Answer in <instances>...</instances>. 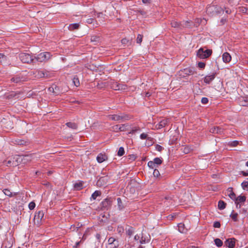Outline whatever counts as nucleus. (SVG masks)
Masks as SVG:
<instances>
[{
	"instance_id": "nucleus-9",
	"label": "nucleus",
	"mask_w": 248,
	"mask_h": 248,
	"mask_svg": "<svg viewBox=\"0 0 248 248\" xmlns=\"http://www.w3.org/2000/svg\"><path fill=\"white\" fill-rule=\"evenodd\" d=\"M119 246L118 241L113 237H110L108 240L107 248H116Z\"/></svg>"
},
{
	"instance_id": "nucleus-2",
	"label": "nucleus",
	"mask_w": 248,
	"mask_h": 248,
	"mask_svg": "<svg viewBox=\"0 0 248 248\" xmlns=\"http://www.w3.org/2000/svg\"><path fill=\"white\" fill-rule=\"evenodd\" d=\"M223 12V8L218 5H209L206 8L207 14L212 16L215 15L220 14Z\"/></svg>"
},
{
	"instance_id": "nucleus-25",
	"label": "nucleus",
	"mask_w": 248,
	"mask_h": 248,
	"mask_svg": "<svg viewBox=\"0 0 248 248\" xmlns=\"http://www.w3.org/2000/svg\"><path fill=\"white\" fill-rule=\"evenodd\" d=\"M172 27L182 29V23L178 22L176 20H172L170 22Z\"/></svg>"
},
{
	"instance_id": "nucleus-5",
	"label": "nucleus",
	"mask_w": 248,
	"mask_h": 248,
	"mask_svg": "<svg viewBox=\"0 0 248 248\" xmlns=\"http://www.w3.org/2000/svg\"><path fill=\"white\" fill-rule=\"evenodd\" d=\"M20 162V157L18 155H15L5 161V164L7 166H16Z\"/></svg>"
},
{
	"instance_id": "nucleus-4",
	"label": "nucleus",
	"mask_w": 248,
	"mask_h": 248,
	"mask_svg": "<svg viewBox=\"0 0 248 248\" xmlns=\"http://www.w3.org/2000/svg\"><path fill=\"white\" fill-rule=\"evenodd\" d=\"M19 58L23 63H34V59L32 56L26 53H21L19 55Z\"/></svg>"
},
{
	"instance_id": "nucleus-64",
	"label": "nucleus",
	"mask_w": 248,
	"mask_h": 248,
	"mask_svg": "<svg viewBox=\"0 0 248 248\" xmlns=\"http://www.w3.org/2000/svg\"><path fill=\"white\" fill-rule=\"evenodd\" d=\"M227 21L226 19L225 18H222L220 20V23L223 25Z\"/></svg>"
},
{
	"instance_id": "nucleus-50",
	"label": "nucleus",
	"mask_w": 248,
	"mask_h": 248,
	"mask_svg": "<svg viewBox=\"0 0 248 248\" xmlns=\"http://www.w3.org/2000/svg\"><path fill=\"white\" fill-rule=\"evenodd\" d=\"M189 22L188 21H184L182 23V29L184 28H187L190 26L189 25Z\"/></svg>"
},
{
	"instance_id": "nucleus-30",
	"label": "nucleus",
	"mask_w": 248,
	"mask_h": 248,
	"mask_svg": "<svg viewBox=\"0 0 248 248\" xmlns=\"http://www.w3.org/2000/svg\"><path fill=\"white\" fill-rule=\"evenodd\" d=\"M117 201L118 209L120 210H123L124 208V205L122 202L121 199L120 198H118L117 199Z\"/></svg>"
},
{
	"instance_id": "nucleus-24",
	"label": "nucleus",
	"mask_w": 248,
	"mask_h": 248,
	"mask_svg": "<svg viewBox=\"0 0 248 248\" xmlns=\"http://www.w3.org/2000/svg\"><path fill=\"white\" fill-rule=\"evenodd\" d=\"M80 25L79 23L70 24L68 27V29L70 31L78 30L79 28Z\"/></svg>"
},
{
	"instance_id": "nucleus-28",
	"label": "nucleus",
	"mask_w": 248,
	"mask_h": 248,
	"mask_svg": "<svg viewBox=\"0 0 248 248\" xmlns=\"http://www.w3.org/2000/svg\"><path fill=\"white\" fill-rule=\"evenodd\" d=\"M228 192L229 193L228 196H229V197L231 199H232V200L234 201V200L235 199V198H236V196H235V193L233 192L232 188V187H229L228 189Z\"/></svg>"
},
{
	"instance_id": "nucleus-45",
	"label": "nucleus",
	"mask_w": 248,
	"mask_h": 248,
	"mask_svg": "<svg viewBox=\"0 0 248 248\" xmlns=\"http://www.w3.org/2000/svg\"><path fill=\"white\" fill-rule=\"evenodd\" d=\"M143 38V35L140 34H139L137 38V43L138 44H140L142 42Z\"/></svg>"
},
{
	"instance_id": "nucleus-19",
	"label": "nucleus",
	"mask_w": 248,
	"mask_h": 248,
	"mask_svg": "<svg viewBox=\"0 0 248 248\" xmlns=\"http://www.w3.org/2000/svg\"><path fill=\"white\" fill-rule=\"evenodd\" d=\"M11 80L16 83L21 82L24 81V78L20 75H16L11 79Z\"/></svg>"
},
{
	"instance_id": "nucleus-3",
	"label": "nucleus",
	"mask_w": 248,
	"mask_h": 248,
	"mask_svg": "<svg viewBox=\"0 0 248 248\" xmlns=\"http://www.w3.org/2000/svg\"><path fill=\"white\" fill-rule=\"evenodd\" d=\"M212 54V49H204L202 47L200 48L197 51V55L200 59H206L209 57Z\"/></svg>"
},
{
	"instance_id": "nucleus-21",
	"label": "nucleus",
	"mask_w": 248,
	"mask_h": 248,
	"mask_svg": "<svg viewBox=\"0 0 248 248\" xmlns=\"http://www.w3.org/2000/svg\"><path fill=\"white\" fill-rule=\"evenodd\" d=\"M169 120L168 119H165L162 120H161L159 123L156 125L157 126V128L161 129L164 127H165L166 125H167L169 122Z\"/></svg>"
},
{
	"instance_id": "nucleus-56",
	"label": "nucleus",
	"mask_w": 248,
	"mask_h": 248,
	"mask_svg": "<svg viewBox=\"0 0 248 248\" xmlns=\"http://www.w3.org/2000/svg\"><path fill=\"white\" fill-rule=\"evenodd\" d=\"M155 149L157 151L161 152L163 149V147L159 144H156L155 145Z\"/></svg>"
},
{
	"instance_id": "nucleus-12",
	"label": "nucleus",
	"mask_w": 248,
	"mask_h": 248,
	"mask_svg": "<svg viewBox=\"0 0 248 248\" xmlns=\"http://www.w3.org/2000/svg\"><path fill=\"white\" fill-rule=\"evenodd\" d=\"M216 75V72H213L211 74L206 76L203 79L204 82L209 84L215 79Z\"/></svg>"
},
{
	"instance_id": "nucleus-47",
	"label": "nucleus",
	"mask_w": 248,
	"mask_h": 248,
	"mask_svg": "<svg viewBox=\"0 0 248 248\" xmlns=\"http://www.w3.org/2000/svg\"><path fill=\"white\" fill-rule=\"evenodd\" d=\"M140 130V129L138 127H134L132 128L130 131L129 132V134H134L136 132Z\"/></svg>"
},
{
	"instance_id": "nucleus-10",
	"label": "nucleus",
	"mask_w": 248,
	"mask_h": 248,
	"mask_svg": "<svg viewBox=\"0 0 248 248\" xmlns=\"http://www.w3.org/2000/svg\"><path fill=\"white\" fill-rule=\"evenodd\" d=\"M130 128V126L128 124H122L121 125H114L112 128L113 130L115 131H125L126 130H129Z\"/></svg>"
},
{
	"instance_id": "nucleus-18",
	"label": "nucleus",
	"mask_w": 248,
	"mask_h": 248,
	"mask_svg": "<svg viewBox=\"0 0 248 248\" xmlns=\"http://www.w3.org/2000/svg\"><path fill=\"white\" fill-rule=\"evenodd\" d=\"M239 103L241 106L248 107V96H241L239 98Z\"/></svg>"
},
{
	"instance_id": "nucleus-15",
	"label": "nucleus",
	"mask_w": 248,
	"mask_h": 248,
	"mask_svg": "<svg viewBox=\"0 0 248 248\" xmlns=\"http://www.w3.org/2000/svg\"><path fill=\"white\" fill-rule=\"evenodd\" d=\"M209 131L214 134H221L223 133L224 129L219 126H214L210 129Z\"/></svg>"
},
{
	"instance_id": "nucleus-35",
	"label": "nucleus",
	"mask_w": 248,
	"mask_h": 248,
	"mask_svg": "<svg viewBox=\"0 0 248 248\" xmlns=\"http://www.w3.org/2000/svg\"><path fill=\"white\" fill-rule=\"evenodd\" d=\"M44 75L45 78H49L54 76V73L53 72H50L47 70H44Z\"/></svg>"
},
{
	"instance_id": "nucleus-7",
	"label": "nucleus",
	"mask_w": 248,
	"mask_h": 248,
	"mask_svg": "<svg viewBox=\"0 0 248 248\" xmlns=\"http://www.w3.org/2000/svg\"><path fill=\"white\" fill-rule=\"evenodd\" d=\"M49 53L48 52L41 53L36 57H34V62H43L49 58Z\"/></svg>"
},
{
	"instance_id": "nucleus-22",
	"label": "nucleus",
	"mask_w": 248,
	"mask_h": 248,
	"mask_svg": "<svg viewBox=\"0 0 248 248\" xmlns=\"http://www.w3.org/2000/svg\"><path fill=\"white\" fill-rule=\"evenodd\" d=\"M234 201L235 203L236 204L237 206L239 202H245L246 201V197L245 196L240 195L238 196L237 198H235Z\"/></svg>"
},
{
	"instance_id": "nucleus-54",
	"label": "nucleus",
	"mask_w": 248,
	"mask_h": 248,
	"mask_svg": "<svg viewBox=\"0 0 248 248\" xmlns=\"http://www.w3.org/2000/svg\"><path fill=\"white\" fill-rule=\"evenodd\" d=\"M201 102L203 104H206L208 102V99L207 97H202L201 100Z\"/></svg>"
},
{
	"instance_id": "nucleus-61",
	"label": "nucleus",
	"mask_w": 248,
	"mask_h": 248,
	"mask_svg": "<svg viewBox=\"0 0 248 248\" xmlns=\"http://www.w3.org/2000/svg\"><path fill=\"white\" fill-rule=\"evenodd\" d=\"M48 90L49 91V92H52V93H53V94H54L53 85L48 88Z\"/></svg>"
},
{
	"instance_id": "nucleus-43",
	"label": "nucleus",
	"mask_w": 248,
	"mask_h": 248,
	"mask_svg": "<svg viewBox=\"0 0 248 248\" xmlns=\"http://www.w3.org/2000/svg\"><path fill=\"white\" fill-rule=\"evenodd\" d=\"M241 186L243 189L248 190V182L244 181L242 183Z\"/></svg>"
},
{
	"instance_id": "nucleus-40",
	"label": "nucleus",
	"mask_w": 248,
	"mask_h": 248,
	"mask_svg": "<svg viewBox=\"0 0 248 248\" xmlns=\"http://www.w3.org/2000/svg\"><path fill=\"white\" fill-rule=\"evenodd\" d=\"M73 82L74 84L76 86L78 87L80 85L79 80L77 76H75L73 78Z\"/></svg>"
},
{
	"instance_id": "nucleus-36",
	"label": "nucleus",
	"mask_w": 248,
	"mask_h": 248,
	"mask_svg": "<svg viewBox=\"0 0 248 248\" xmlns=\"http://www.w3.org/2000/svg\"><path fill=\"white\" fill-rule=\"evenodd\" d=\"M153 161L155 165H159L162 164L163 160L161 158L155 157Z\"/></svg>"
},
{
	"instance_id": "nucleus-42",
	"label": "nucleus",
	"mask_w": 248,
	"mask_h": 248,
	"mask_svg": "<svg viewBox=\"0 0 248 248\" xmlns=\"http://www.w3.org/2000/svg\"><path fill=\"white\" fill-rule=\"evenodd\" d=\"M124 153L125 151L124 148L123 147H121L119 149V150L117 153V155L119 156H121L124 154Z\"/></svg>"
},
{
	"instance_id": "nucleus-46",
	"label": "nucleus",
	"mask_w": 248,
	"mask_h": 248,
	"mask_svg": "<svg viewBox=\"0 0 248 248\" xmlns=\"http://www.w3.org/2000/svg\"><path fill=\"white\" fill-rule=\"evenodd\" d=\"M148 166L151 168V169H154L156 167V165L153 162V161H150L148 162Z\"/></svg>"
},
{
	"instance_id": "nucleus-39",
	"label": "nucleus",
	"mask_w": 248,
	"mask_h": 248,
	"mask_svg": "<svg viewBox=\"0 0 248 248\" xmlns=\"http://www.w3.org/2000/svg\"><path fill=\"white\" fill-rule=\"evenodd\" d=\"M96 16L97 18L100 19V20H101L102 21H104L105 17V15H104L102 12L97 13Z\"/></svg>"
},
{
	"instance_id": "nucleus-16",
	"label": "nucleus",
	"mask_w": 248,
	"mask_h": 248,
	"mask_svg": "<svg viewBox=\"0 0 248 248\" xmlns=\"http://www.w3.org/2000/svg\"><path fill=\"white\" fill-rule=\"evenodd\" d=\"M108 159L107 155L105 154L100 153L96 157L97 162L101 163Z\"/></svg>"
},
{
	"instance_id": "nucleus-13",
	"label": "nucleus",
	"mask_w": 248,
	"mask_h": 248,
	"mask_svg": "<svg viewBox=\"0 0 248 248\" xmlns=\"http://www.w3.org/2000/svg\"><path fill=\"white\" fill-rule=\"evenodd\" d=\"M138 185L135 180H131L130 181V184H129L126 188L129 189L131 193L134 194L136 192V188L135 186Z\"/></svg>"
},
{
	"instance_id": "nucleus-48",
	"label": "nucleus",
	"mask_w": 248,
	"mask_h": 248,
	"mask_svg": "<svg viewBox=\"0 0 248 248\" xmlns=\"http://www.w3.org/2000/svg\"><path fill=\"white\" fill-rule=\"evenodd\" d=\"M229 144L232 147H235L239 144V141L237 140H234L229 142Z\"/></svg>"
},
{
	"instance_id": "nucleus-34",
	"label": "nucleus",
	"mask_w": 248,
	"mask_h": 248,
	"mask_svg": "<svg viewBox=\"0 0 248 248\" xmlns=\"http://www.w3.org/2000/svg\"><path fill=\"white\" fill-rule=\"evenodd\" d=\"M53 87L54 90V95H58L62 93V91L60 90V88L59 86H57L56 85H53Z\"/></svg>"
},
{
	"instance_id": "nucleus-27",
	"label": "nucleus",
	"mask_w": 248,
	"mask_h": 248,
	"mask_svg": "<svg viewBox=\"0 0 248 248\" xmlns=\"http://www.w3.org/2000/svg\"><path fill=\"white\" fill-rule=\"evenodd\" d=\"M82 182H79L74 184V188L76 190H80L83 187Z\"/></svg>"
},
{
	"instance_id": "nucleus-63",
	"label": "nucleus",
	"mask_w": 248,
	"mask_h": 248,
	"mask_svg": "<svg viewBox=\"0 0 248 248\" xmlns=\"http://www.w3.org/2000/svg\"><path fill=\"white\" fill-rule=\"evenodd\" d=\"M142 1L143 3L147 4L151 2V0H142Z\"/></svg>"
},
{
	"instance_id": "nucleus-44",
	"label": "nucleus",
	"mask_w": 248,
	"mask_h": 248,
	"mask_svg": "<svg viewBox=\"0 0 248 248\" xmlns=\"http://www.w3.org/2000/svg\"><path fill=\"white\" fill-rule=\"evenodd\" d=\"M16 143L20 145H26V143L28 142L24 140H16Z\"/></svg>"
},
{
	"instance_id": "nucleus-17",
	"label": "nucleus",
	"mask_w": 248,
	"mask_h": 248,
	"mask_svg": "<svg viewBox=\"0 0 248 248\" xmlns=\"http://www.w3.org/2000/svg\"><path fill=\"white\" fill-rule=\"evenodd\" d=\"M182 72L184 73V75H182V74H181V75H182V76L185 77V75H193L195 73V71H194V69L193 68L189 67V68L184 69V70L182 71Z\"/></svg>"
},
{
	"instance_id": "nucleus-55",
	"label": "nucleus",
	"mask_w": 248,
	"mask_h": 248,
	"mask_svg": "<svg viewBox=\"0 0 248 248\" xmlns=\"http://www.w3.org/2000/svg\"><path fill=\"white\" fill-rule=\"evenodd\" d=\"M220 223L219 221H215L214 222L213 227L215 228H220Z\"/></svg>"
},
{
	"instance_id": "nucleus-29",
	"label": "nucleus",
	"mask_w": 248,
	"mask_h": 248,
	"mask_svg": "<svg viewBox=\"0 0 248 248\" xmlns=\"http://www.w3.org/2000/svg\"><path fill=\"white\" fill-rule=\"evenodd\" d=\"M125 231L126 234L129 236H131L133 234L134 229L131 226H128V227L126 228Z\"/></svg>"
},
{
	"instance_id": "nucleus-1",
	"label": "nucleus",
	"mask_w": 248,
	"mask_h": 248,
	"mask_svg": "<svg viewBox=\"0 0 248 248\" xmlns=\"http://www.w3.org/2000/svg\"><path fill=\"white\" fill-rule=\"evenodd\" d=\"M108 118L112 121H117L119 123L124 122L129 120L131 117L125 113L119 112L117 114L109 115Z\"/></svg>"
},
{
	"instance_id": "nucleus-52",
	"label": "nucleus",
	"mask_w": 248,
	"mask_h": 248,
	"mask_svg": "<svg viewBox=\"0 0 248 248\" xmlns=\"http://www.w3.org/2000/svg\"><path fill=\"white\" fill-rule=\"evenodd\" d=\"M198 66L201 69H204L205 66V63L203 62H199L198 63Z\"/></svg>"
},
{
	"instance_id": "nucleus-59",
	"label": "nucleus",
	"mask_w": 248,
	"mask_h": 248,
	"mask_svg": "<svg viewBox=\"0 0 248 248\" xmlns=\"http://www.w3.org/2000/svg\"><path fill=\"white\" fill-rule=\"evenodd\" d=\"M129 158L130 159H132L133 160H135L136 158V156L135 155H129Z\"/></svg>"
},
{
	"instance_id": "nucleus-8",
	"label": "nucleus",
	"mask_w": 248,
	"mask_h": 248,
	"mask_svg": "<svg viewBox=\"0 0 248 248\" xmlns=\"http://www.w3.org/2000/svg\"><path fill=\"white\" fill-rule=\"evenodd\" d=\"M111 88L114 90L124 91L127 89V85L117 82H113L111 84Z\"/></svg>"
},
{
	"instance_id": "nucleus-26",
	"label": "nucleus",
	"mask_w": 248,
	"mask_h": 248,
	"mask_svg": "<svg viewBox=\"0 0 248 248\" xmlns=\"http://www.w3.org/2000/svg\"><path fill=\"white\" fill-rule=\"evenodd\" d=\"M34 74L35 75V77L38 78H45L44 70H36Z\"/></svg>"
},
{
	"instance_id": "nucleus-6",
	"label": "nucleus",
	"mask_w": 248,
	"mask_h": 248,
	"mask_svg": "<svg viewBox=\"0 0 248 248\" xmlns=\"http://www.w3.org/2000/svg\"><path fill=\"white\" fill-rule=\"evenodd\" d=\"M44 213L43 211H36L34 217V223L37 226L42 223V220L44 217Z\"/></svg>"
},
{
	"instance_id": "nucleus-37",
	"label": "nucleus",
	"mask_w": 248,
	"mask_h": 248,
	"mask_svg": "<svg viewBox=\"0 0 248 248\" xmlns=\"http://www.w3.org/2000/svg\"><path fill=\"white\" fill-rule=\"evenodd\" d=\"M215 244L217 247H221L223 245V242L219 238L214 240Z\"/></svg>"
},
{
	"instance_id": "nucleus-60",
	"label": "nucleus",
	"mask_w": 248,
	"mask_h": 248,
	"mask_svg": "<svg viewBox=\"0 0 248 248\" xmlns=\"http://www.w3.org/2000/svg\"><path fill=\"white\" fill-rule=\"evenodd\" d=\"M93 18H89L86 20V22L88 24H92L93 22Z\"/></svg>"
},
{
	"instance_id": "nucleus-33",
	"label": "nucleus",
	"mask_w": 248,
	"mask_h": 248,
	"mask_svg": "<svg viewBox=\"0 0 248 248\" xmlns=\"http://www.w3.org/2000/svg\"><path fill=\"white\" fill-rule=\"evenodd\" d=\"M226 203L223 201L220 200L218 202V208L220 210H223L225 208Z\"/></svg>"
},
{
	"instance_id": "nucleus-51",
	"label": "nucleus",
	"mask_w": 248,
	"mask_h": 248,
	"mask_svg": "<svg viewBox=\"0 0 248 248\" xmlns=\"http://www.w3.org/2000/svg\"><path fill=\"white\" fill-rule=\"evenodd\" d=\"M184 224H182V223H180L178 225V230H179V231L181 232H184Z\"/></svg>"
},
{
	"instance_id": "nucleus-62",
	"label": "nucleus",
	"mask_w": 248,
	"mask_h": 248,
	"mask_svg": "<svg viewBox=\"0 0 248 248\" xmlns=\"http://www.w3.org/2000/svg\"><path fill=\"white\" fill-rule=\"evenodd\" d=\"M95 237L99 241H100V239L101 238V235L99 233H96L95 235Z\"/></svg>"
},
{
	"instance_id": "nucleus-38",
	"label": "nucleus",
	"mask_w": 248,
	"mask_h": 248,
	"mask_svg": "<svg viewBox=\"0 0 248 248\" xmlns=\"http://www.w3.org/2000/svg\"><path fill=\"white\" fill-rule=\"evenodd\" d=\"M101 194V192L100 191H95L92 195L91 198L93 200H95L98 196H100Z\"/></svg>"
},
{
	"instance_id": "nucleus-20",
	"label": "nucleus",
	"mask_w": 248,
	"mask_h": 248,
	"mask_svg": "<svg viewBox=\"0 0 248 248\" xmlns=\"http://www.w3.org/2000/svg\"><path fill=\"white\" fill-rule=\"evenodd\" d=\"M101 41V37L98 35H93L91 36V42L94 45H97Z\"/></svg>"
},
{
	"instance_id": "nucleus-14",
	"label": "nucleus",
	"mask_w": 248,
	"mask_h": 248,
	"mask_svg": "<svg viewBox=\"0 0 248 248\" xmlns=\"http://www.w3.org/2000/svg\"><path fill=\"white\" fill-rule=\"evenodd\" d=\"M236 239L234 238H229L225 241V246L229 248H234Z\"/></svg>"
},
{
	"instance_id": "nucleus-53",
	"label": "nucleus",
	"mask_w": 248,
	"mask_h": 248,
	"mask_svg": "<svg viewBox=\"0 0 248 248\" xmlns=\"http://www.w3.org/2000/svg\"><path fill=\"white\" fill-rule=\"evenodd\" d=\"M153 175L155 177H158L160 175V173L158 170L155 169L153 172Z\"/></svg>"
},
{
	"instance_id": "nucleus-31",
	"label": "nucleus",
	"mask_w": 248,
	"mask_h": 248,
	"mask_svg": "<svg viewBox=\"0 0 248 248\" xmlns=\"http://www.w3.org/2000/svg\"><path fill=\"white\" fill-rule=\"evenodd\" d=\"M65 124L67 126L73 129H77L78 128L77 124L75 123L68 122Z\"/></svg>"
},
{
	"instance_id": "nucleus-57",
	"label": "nucleus",
	"mask_w": 248,
	"mask_h": 248,
	"mask_svg": "<svg viewBox=\"0 0 248 248\" xmlns=\"http://www.w3.org/2000/svg\"><path fill=\"white\" fill-rule=\"evenodd\" d=\"M147 134L145 133H142L140 135V138L142 140H145L147 138Z\"/></svg>"
},
{
	"instance_id": "nucleus-23",
	"label": "nucleus",
	"mask_w": 248,
	"mask_h": 248,
	"mask_svg": "<svg viewBox=\"0 0 248 248\" xmlns=\"http://www.w3.org/2000/svg\"><path fill=\"white\" fill-rule=\"evenodd\" d=\"M231 56L230 54L228 52H225L222 55V60L224 62L227 63L231 61Z\"/></svg>"
},
{
	"instance_id": "nucleus-32",
	"label": "nucleus",
	"mask_w": 248,
	"mask_h": 248,
	"mask_svg": "<svg viewBox=\"0 0 248 248\" xmlns=\"http://www.w3.org/2000/svg\"><path fill=\"white\" fill-rule=\"evenodd\" d=\"M238 214L237 213H234V211L232 210L230 217L234 221L236 222L238 221Z\"/></svg>"
},
{
	"instance_id": "nucleus-58",
	"label": "nucleus",
	"mask_w": 248,
	"mask_h": 248,
	"mask_svg": "<svg viewBox=\"0 0 248 248\" xmlns=\"http://www.w3.org/2000/svg\"><path fill=\"white\" fill-rule=\"evenodd\" d=\"M121 42L123 44H127L128 40L126 38H124L121 40Z\"/></svg>"
},
{
	"instance_id": "nucleus-11",
	"label": "nucleus",
	"mask_w": 248,
	"mask_h": 248,
	"mask_svg": "<svg viewBox=\"0 0 248 248\" xmlns=\"http://www.w3.org/2000/svg\"><path fill=\"white\" fill-rule=\"evenodd\" d=\"M112 201L110 198H106L101 202V209L108 210L111 205Z\"/></svg>"
},
{
	"instance_id": "nucleus-41",
	"label": "nucleus",
	"mask_w": 248,
	"mask_h": 248,
	"mask_svg": "<svg viewBox=\"0 0 248 248\" xmlns=\"http://www.w3.org/2000/svg\"><path fill=\"white\" fill-rule=\"evenodd\" d=\"M3 192L5 195H7L10 197H11L13 196V193L10 191V190L8 189H4L3 190Z\"/></svg>"
},
{
	"instance_id": "nucleus-49",
	"label": "nucleus",
	"mask_w": 248,
	"mask_h": 248,
	"mask_svg": "<svg viewBox=\"0 0 248 248\" xmlns=\"http://www.w3.org/2000/svg\"><path fill=\"white\" fill-rule=\"evenodd\" d=\"M35 203L34 202H31L29 204V208L30 210H33L35 207Z\"/></svg>"
}]
</instances>
